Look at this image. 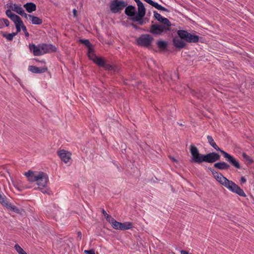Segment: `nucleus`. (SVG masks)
<instances>
[{"label": "nucleus", "instance_id": "obj_41", "mask_svg": "<svg viewBox=\"0 0 254 254\" xmlns=\"http://www.w3.org/2000/svg\"><path fill=\"white\" fill-rule=\"evenodd\" d=\"M78 237L80 239H81L82 237V234L80 232H78L77 233Z\"/></svg>", "mask_w": 254, "mask_h": 254}, {"label": "nucleus", "instance_id": "obj_24", "mask_svg": "<svg viewBox=\"0 0 254 254\" xmlns=\"http://www.w3.org/2000/svg\"><path fill=\"white\" fill-rule=\"evenodd\" d=\"M31 23L34 25H39L42 23V20L40 18L31 15V18L30 19Z\"/></svg>", "mask_w": 254, "mask_h": 254}, {"label": "nucleus", "instance_id": "obj_14", "mask_svg": "<svg viewBox=\"0 0 254 254\" xmlns=\"http://www.w3.org/2000/svg\"><path fill=\"white\" fill-rule=\"evenodd\" d=\"M125 12L126 15L130 17V20L133 21V18L137 16L135 7L132 5L127 6Z\"/></svg>", "mask_w": 254, "mask_h": 254}, {"label": "nucleus", "instance_id": "obj_34", "mask_svg": "<svg viewBox=\"0 0 254 254\" xmlns=\"http://www.w3.org/2000/svg\"><path fill=\"white\" fill-rule=\"evenodd\" d=\"M102 211L105 217L106 218L107 221L109 223L111 221V220L113 219V218H112L110 215L107 214L104 209H103Z\"/></svg>", "mask_w": 254, "mask_h": 254}, {"label": "nucleus", "instance_id": "obj_48", "mask_svg": "<svg viewBox=\"0 0 254 254\" xmlns=\"http://www.w3.org/2000/svg\"><path fill=\"white\" fill-rule=\"evenodd\" d=\"M27 254V253H26V254Z\"/></svg>", "mask_w": 254, "mask_h": 254}, {"label": "nucleus", "instance_id": "obj_17", "mask_svg": "<svg viewBox=\"0 0 254 254\" xmlns=\"http://www.w3.org/2000/svg\"><path fill=\"white\" fill-rule=\"evenodd\" d=\"M41 46L43 54L56 51V47L52 44H41Z\"/></svg>", "mask_w": 254, "mask_h": 254}, {"label": "nucleus", "instance_id": "obj_47", "mask_svg": "<svg viewBox=\"0 0 254 254\" xmlns=\"http://www.w3.org/2000/svg\"><path fill=\"white\" fill-rule=\"evenodd\" d=\"M172 159H173V160L174 161H176V160H175V159H174V158H173Z\"/></svg>", "mask_w": 254, "mask_h": 254}, {"label": "nucleus", "instance_id": "obj_13", "mask_svg": "<svg viewBox=\"0 0 254 254\" xmlns=\"http://www.w3.org/2000/svg\"><path fill=\"white\" fill-rule=\"evenodd\" d=\"M41 46V44L35 45L33 44H30L29 45V48L35 56H39L43 55Z\"/></svg>", "mask_w": 254, "mask_h": 254}, {"label": "nucleus", "instance_id": "obj_43", "mask_svg": "<svg viewBox=\"0 0 254 254\" xmlns=\"http://www.w3.org/2000/svg\"><path fill=\"white\" fill-rule=\"evenodd\" d=\"M131 26H132L133 27L135 28H137V27H136V25H135V24H131Z\"/></svg>", "mask_w": 254, "mask_h": 254}, {"label": "nucleus", "instance_id": "obj_6", "mask_svg": "<svg viewBox=\"0 0 254 254\" xmlns=\"http://www.w3.org/2000/svg\"><path fill=\"white\" fill-rule=\"evenodd\" d=\"M137 5L138 6L137 16L133 18V21L137 22L139 25H142L144 23L143 18L145 15L146 10L143 3L141 1L137 3Z\"/></svg>", "mask_w": 254, "mask_h": 254}, {"label": "nucleus", "instance_id": "obj_25", "mask_svg": "<svg viewBox=\"0 0 254 254\" xmlns=\"http://www.w3.org/2000/svg\"><path fill=\"white\" fill-rule=\"evenodd\" d=\"M1 35L5 37L8 41H11L13 37L17 35V32H13L12 33L7 34L5 32H1Z\"/></svg>", "mask_w": 254, "mask_h": 254}, {"label": "nucleus", "instance_id": "obj_10", "mask_svg": "<svg viewBox=\"0 0 254 254\" xmlns=\"http://www.w3.org/2000/svg\"><path fill=\"white\" fill-rule=\"evenodd\" d=\"M6 6L7 7V9L5 11V14L8 17V14L9 13H8V12H9L12 14H15L14 13L12 12V11H14L18 14H20V13L23 10L21 5H18L16 3H13L12 2L7 3Z\"/></svg>", "mask_w": 254, "mask_h": 254}, {"label": "nucleus", "instance_id": "obj_20", "mask_svg": "<svg viewBox=\"0 0 254 254\" xmlns=\"http://www.w3.org/2000/svg\"><path fill=\"white\" fill-rule=\"evenodd\" d=\"M28 69L33 73H41L45 72L47 68L45 67H38L36 66L30 65L28 67Z\"/></svg>", "mask_w": 254, "mask_h": 254}, {"label": "nucleus", "instance_id": "obj_29", "mask_svg": "<svg viewBox=\"0 0 254 254\" xmlns=\"http://www.w3.org/2000/svg\"><path fill=\"white\" fill-rule=\"evenodd\" d=\"M152 6L155 7V8L157 9L158 10H162L164 11H168V10L167 8L162 6V5H161L156 2L154 1Z\"/></svg>", "mask_w": 254, "mask_h": 254}, {"label": "nucleus", "instance_id": "obj_22", "mask_svg": "<svg viewBox=\"0 0 254 254\" xmlns=\"http://www.w3.org/2000/svg\"><path fill=\"white\" fill-rule=\"evenodd\" d=\"M214 167L220 170H227L230 168V165L225 162H219L214 164Z\"/></svg>", "mask_w": 254, "mask_h": 254}, {"label": "nucleus", "instance_id": "obj_5", "mask_svg": "<svg viewBox=\"0 0 254 254\" xmlns=\"http://www.w3.org/2000/svg\"><path fill=\"white\" fill-rule=\"evenodd\" d=\"M178 34L181 38L189 43H196L199 39V36L190 33L185 30H178Z\"/></svg>", "mask_w": 254, "mask_h": 254}, {"label": "nucleus", "instance_id": "obj_40", "mask_svg": "<svg viewBox=\"0 0 254 254\" xmlns=\"http://www.w3.org/2000/svg\"><path fill=\"white\" fill-rule=\"evenodd\" d=\"M145 2H147L148 3H149V4H150L151 5H152L154 1L152 0H144Z\"/></svg>", "mask_w": 254, "mask_h": 254}, {"label": "nucleus", "instance_id": "obj_38", "mask_svg": "<svg viewBox=\"0 0 254 254\" xmlns=\"http://www.w3.org/2000/svg\"><path fill=\"white\" fill-rule=\"evenodd\" d=\"M84 253L85 254H95L93 250H85Z\"/></svg>", "mask_w": 254, "mask_h": 254}, {"label": "nucleus", "instance_id": "obj_19", "mask_svg": "<svg viewBox=\"0 0 254 254\" xmlns=\"http://www.w3.org/2000/svg\"><path fill=\"white\" fill-rule=\"evenodd\" d=\"M0 203L3 206H5L8 209H10L14 212H18L19 211L18 209L15 205H12L7 200L6 197L3 199V202H1Z\"/></svg>", "mask_w": 254, "mask_h": 254}, {"label": "nucleus", "instance_id": "obj_37", "mask_svg": "<svg viewBox=\"0 0 254 254\" xmlns=\"http://www.w3.org/2000/svg\"><path fill=\"white\" fill-rule=\"evenodd\" d=\"M22 30H23V31L24 32L25 36H26L27 37H29V34L28 32H27V29H26V26H23V27H22Z\"/></svg>", "mask_w": 254, "mask_h": 254}, {"label": "nucleus", "instance_id": "obj_26", "mask_svg": "<svg viewBox=\"0 0 254 254\" xmlns=\"http://www.w3.org/2000/svg\"><path fill=\"white\" fill-rule=\"evenodd\" d=\"M93 62L100 66L107 68V65L101 58L97 57Z\"/></svg>", "mask_w": 254, "mask_h": 254}, {"label": "nucleus", "instance_id": "obj_12", "mask_svg": "<svg viewBox=\"0 0 254 254\" xmlns=\"http://www.w3.org/2000/svg\"><path fill=\"white\" fill-rule=\"evenodd\" d=\"M165 25L159 24H153L150 28V32L153 34H160L163 32L167 30Z\"/></svg>", "mask_w": 254, "mask_h": 254}, {"label": "nucleus", "instance_id": "obj_11", "mask_svg": "<svg viewBox=\"0 0 254 254\" xmlns=\"http://www.w3.org/2000/svg\"><path fill=\"white\" fill-rule=\"evenodd\" d=\"M8 13H9L8 17L14 23L17 33L21 31V29H22L23 26L25 25L19 16L16 14H12L9 12Z\"/></svg>", "mask_w": 254, "mask_h": 254}, {"label": "nucleus", "instance_id": "obj_15", "mask_svg": "<svg viewBox=\"0 0 254 254\" xmlns=\"http://www.w3.org/2000/svg\"><path fill=\"white\" fill-rule=\"evenodd\" d=\"M58 155L61 160L65 163H67L70 160L71 154L64 150H61L58 152Z\"/></svg>", "mask_w": 254, "mask_h": 254}, {"label": "nucleus", "instance_id": "obj_2", "mask_svg": "<svg viewBox=\"0 0 254 254\" xmlns=\"http://www.w3.org/2000/svg\"><path fill=\"white\" fill-rule=\"evenodd\" d=\"M190 152L192 157L190 161L200 164L203 162L212 163L220 159V155L215 152H211L205 155L199 153L198 149L193 145L190 146Z\"/></svg>", "mask_w": 254, "mask_h": 254}, {"label": "nucleus", "instance_id": "obj_27", "mask_svg": "<svg viewBox=\"0 0 254 254\" xmlns=\"http://www.w3.org/2000/svg\"><path fill=\"white\" fill-rule=\"evenodd\" d=\"M88 56L89 58L93 61H94L97 57L95 55L94 50L92 47L88 50Z\"/></svg>", "mask_w": 254, "mask_h": 254}, {"label": "nucleus", "instance_id": "obj_1", "mask_svg": "<svg viewBox=\"0 0 254 254\" xmlns=\"http://www.w3.org/2000/svg\"><path fill=\"white\" fill-rule=\"evenodd\" d=\"M24 175L29 182L36 183L37 186L35 188L36 190L44 193L50 194L51 191L48 186L49 177L46 173L42 171H28Z\"/></svg>", "mask_w": 254, "mask_h": 254}, {"label": "nucleus", "instance_id": "obj_18", "mask_svg": "<svg viewBox=\"0 0 254 254\" xmlns=\"http://www.w3.org/2000/svg\"><path fill=\"white\" fill-rule=\"evenodd\" d=\"M183 39L179 37H175L173 39V43L174 46L179 48H183L186 46V43L183 40Z\"/></svg>", "mask_w": 254, "mask_h": 254}, {"label": "nucleus", "instance_id": "obj_35", "mask_svg": "<svg viewBox=\"0 0 254 254\" xmlns=\"http://www.w3.org/2000/svg\"><path fill=\"white\" fill-rule=\"evenodd\" d=\"M19 15L22 17H24L26 19H30L31 17V14H27L25 12L24 10H22V11L20 13Z\"/></svg>", "mask_w": 254, "mask_h": 254}, {"label": "nucleus", "instance_id": "obj_4", "mask_svg": "<svg viewBox=\"0 0 254 254\" xmlns=\"http://www.w3.org/2000/svg\"><path fill=\"white\" fill-rule=\"evenodd\" d=\"M208 142L209 144L213 147L217 151H220L223 155L227 161H228L232 166L235 167L237 169H240L241 168L240 165L238 161L233 156L228 154L224 150L221 149L216 144L212 137L210 135L207 136Z\"/></svg>", "mask_w": 254, "mask_h": 254}, {"label": "nucleus", "instance_id": "obj_45", "mask_svg": "<svg viewBox=\"0 0 254 254\" xmlns=\"http://www.w3.org/2000/svg\"><path fill=\"white\" fill-rule=\"evenodd\" d=\"M27 188H29V187H23V189H27Z\"/></svg>", "mask_w": 254, "mask_h": 254}, {"label": "nucleus", "instance_id": "obj_7", "mask_svg": "<svg viewBox=\"0 0 254 254\" xmlns=\"http://www.w3.org/2000/svg\"><path fill=\"white\" fill-rule=\"evenodd\" d=\"M137 5L138 6L137 16L133 18V21L137 22L139 25H142L144 23L143 18L145 15L146 10L143 3L141 1L137 3Z\"/></svg>", "mask_w": 254, "mask_h": 254}, {"label": "nucleus", "instance_id": "obj_30", "mask_svg": "<svg viewBox=\"0 0 254 254\" xmlns=\"http://www.w3.org/2000/svg\"><path fill=\"white\" fill-rule=\"evenodd\" d=\"M152 6L155 7V8L157 9L158 10H162L164 11H168V10L167 8L162 6V5H161L156 2L154 1Z\"/></svg>", "mask_w": 254, "mask_h": 254}, {"label": "nucleus", "instance_id": "obj_28", "mask_svg": "<svg viewBox=\"0 0 254 254\" xmlns=\"http://www.w3.org/2000/svg\"><path fill=\"white\" fill-rule=\"evenodd\" d=\"M121 230H128L132 227V223L129 222H126L125 223H122Z\"/></svg>", "mask_w": 254, "mask_h": 254}, {"label": "nucleus", "instance_id": "obj_3", "mask_svg": "<svg viewBox=\"0 0 254 254\" xmlns=\"http://www.w3.org/2000/svg\"><path fill=\"white\" fill-rule=\"evenodd\" d=\"M208 169L211 171L213 177L217 180V181L227 188L230 191L237 193L240 196L245 197L246 196V194L244 190L233 182L229 180L226 177L223 176L222 174L218 173L213 169L209 168Z\"/></svg>", "mask_w": 254, "mask_h": 254}, {"label": "nucleus", "instance_id": "obj_8", "mask_svg": "<svg viewBox=\"0 0 254 254\" xmlns=\"http://www.w3.org/2000/svg\"><path fill=\"white\" fill-rule=\"evenodd\" d=\"M127 5V3L124 0H113L110 3V8L112 12L117 13Z\"/></svg>", "mask_w": 254, "mask_h": 254}, {"label": "nucleus", "instance_id": "obj_23", "mask_svg": "<svg viewBox=\"0 0 254 254\" xmlns=\"http://www.w3.org/2000/svg\"><path fill=\"white\" fill-rule=\"evenodd\" d=\"M109 223L114 229L121 230V225H122L121 222H118L113 218Z\"/></svg>", "mask_w": 254, "mask_h": 254}, {"label": "nucleus", "instance_id": "obj_46", "mask_svg": "<svg viewBox=\"0 0 254 254\" xmlns=\"http://www.w3.org/2000/svg\"><path fill=\"white\" fill-rule=\"evenodd\" d=\"M17 189L19 190H22V189H20L19 188H17Z\"/></svg>", "mask_w": 254, "mask_h": 254}, {"label": "nucleus", "instance_id": "obj_21", "mask_svg": "<svg viewBox=\"0 0 254 254\" xmlns=\"http://www.w3.org/2000/svg\"><path fill=\"white\" fill-rule=\"evenodd\" d=\"M23 7L28 13H32L36 10V5L33 2H27L24 4Z\"/></svg>", "mask_w": 254, "mask_h": 254}, {"label": "nucleus", "instance_id": "obj_31", "mask_svg": "<svg viewBox=\"0 0 254 254\" xmlns=\"http://www.w3.org/2000/svg\"><path fill=\"white\" fill-rule=\"evenodd\" d=\"M79 42L87 46L88 50L92 47V45L87 39H80Z\"/></svg>", "mask_w": 254, "mask_h": 254}, {"label": "nucleus", "instance_id": "obj_42", "mask_svg": "<svg viewBox=\"0 0 254 254\" xmlns=\"http://www.w3.org/2000/svg\"><path fill=\"white\" fill-rule=\"evenodd\" d=\"M73 13L74 15L75 16V15H76V9H74L73 10Z\"/></svg>", "mask_w": 254, "mask_h": 254}, {"label": "nucleus", "instance_id": "obj_32", "mask_svg": "<svg viewBox=\"0 0 254 254\" xmlns=\"http://www.w3.org/2000/svg\"><path fill=\"white\" fill-rule=\"evenodd\" d=\"M14 248L16 250V252L19 254H25L26 253L23 250V249L18 244H15L14 246Z\"/></svg>", "mask_w": 254, "mask_h": 254}, {"label": "nucleus", "instance_id": "obj_9", "mask_svg": "<svg viewBox=\"0 0 254 254\" xmlns=\"http://www.w3.org/2000/svg\"><path fill=\"white\" fill-rule=\"evenodd\" d=\"M153 37L148 34L141 35L136 39L137 44L141 46L148 47L151 45Z\"/></svg>", "mask_w": 254, "mask_h": 254}, {"label": "nucleus", "instance_id": "obj_44", "mask_svg": "<svg viewBox=\"0 0 254 254\" xmlns=\"http://www.w3.org/2000/svg\"><path fill=\"white\" fill-rule=\"evenodd\" d=\"M134 1L136 2V4L138 3L140 0H134Z\"/></svg>", "mask_w": 254, "mask_h": 254}, {"label": "nucleus", "instance_id": "obj_36", "mask_svg": "<svg viewBox=\"0 0 254 254\" xmlns=\"http://www.w3.org/2000/svg\"><path fill=\"white\" fill-rule=\"evenodd\" d=\"M0 19L2 20V23L4 24V26H8L9 25V22L8 20L4 18H0Z\"/></svg>", "mask_w": 254, "mask_h": 254}, {"label": "nucleus", "instance_id": "obj_33", "mask_svg": "<svg viewBox=\"0 0 254 254\" xmlns=\"http://www.w3.org/2000/svg\"><path fill=\"white\" fill-rule=\"evenodd\" d=\"M157 45L160 49H165L167 47V43L163 41H158Z\"/></svg>", "mask_w": 254, "mask_h": 254}, {"label": "nucleus", "instance_id": "obj_16", "mask_svg": "<svg viewBox=\"0 0 254 254\" xmlns=\"http://www.w3.org/2000/svg\"><path fill=\"white\" fill-rule=\"evenodd\" d=\"M154 17L158 21L163 24L165 26H171V22L167 18L163 17L159 13H158L157 12L155 11H154Z\"/></svg>", "mask_w": 254, "mask_h": 254}, {"label": "nucleus", "instance_id": "obj_39", "mask_svg": "<svg viewBox=\"0 0 254 254\" xmlns=\"http://www.w3.org/2000/svg\"><path fill=\"white\" fill-rule=\"evenodd\" d=\"M246 182V179L245 177H241L240 179V183L241 185L245 184Z\"/></svg>", "mask_w": 254, "mask_h": 254}]
</instances>
